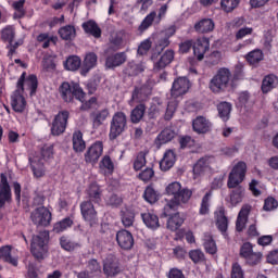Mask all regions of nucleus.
<instances>
[{
	"mask_svg": "<svg viewBox=\"0 0 278 278\" xmlns=\"http://www.w3.org/2000/svg\"><path fill=\"white\" fill-rule=\"evenodd\" d=\"M26 73H22L21 77L16 84V90L11 94V108L13 112L17 114H23L25 110H27V100L23 93L25 92V86L30 89V97L36 94V90H38V77L36 75H29L27 79Z\"/></svg>",
	"mask_w": 278,
	"mask_h": 278,
	"instance_id": "f257e3e1",
	"label": "nucleus"
},
{
	"mask_svg": "<svg viewBox=\"0 0 278 278\" xmlns=\"http://www.w3.org/2000/svg\"><path fill=\"white\" fill-rule=\"evenodd\" d=\"M165 194L173 197L164 207L163 215L170 216L168 210H178L180 205H186L192 199V191L188 188H182L179 181L170 182L165 188Z\"/></svg>",
	"mask_w": 278,
	"mask_h": 278,
	"instance_id": "f03ea898",
	"label": "nucleus"
},
{
	"mask_svg": "<svg viewBox=\"0 0 278 278\" xmlns=\"http://www.w3.org/2000/svg\"><path fill=\"white\" fill-rule=\"evenodd\" d=\"M247 177V163H237L228 176V188H235L230 194L231 205H238L242 202V194H244V188L240 186Z\"/></svg>",
	"mask_w": 278,
	"mask_h": 278,
	"instance_id": "7ed1b4c3",
	"label": "nucleus"
},
{
	"mask_svg": "<svg viewBox=\"0 0 278 278\" xmlns=\"http://www.w3.org/2000/svg\"><path fill=\"white\" fill-rule=\"evenodd\" d=\"M89 197L88 201L80 203V214L87 223L92 227L97 223V210H94L93 203H101V188L98 185H90L87 191Z\"/></svg>",
	"mask_w": 278,
	"mask_h": 278,
	"instance_id": "20e7f679",
	"label": "nucleus"
},
{
	"mask_svg": "<svg viewBox=\"0 0 278 278\" xmlns=\"http://www.w3.org/2000/svg\"><path fill=\"white\" fill-rule=\"evenodd\" d=\"M208 88L214 92V94H220V92L232 89L233 77L231 76V71L226 67L219 68L216 75L211 79Z\"/></svg>",
	"mask_w": 278,
	"mask_h": 278,
	"instance_id": "39448f33",
	"label": "nucleus"
},
{
	"mask_svg": "<svg viewBox=\"0 0 278 278\" xmlns=\"http://www.w3.org/2000/svg\"><path fill=\"white\" fill-rule=\"evenodd\" d=\"M167 13H168V2L162 4L159 8L157 12L156 11L150 12L139 25L138 31L140 34H144V31H147V29H149V27H151L153 23H156V25H160V23H162V21L166 18Z\"/></svg>",
	"mask_w": 278,
	"mask_h": 278,
	"instance_id": "423d86ee",
	"label": "nucleus"
},
{
	"mask_svg": "<svg viewBox=\"0 0 278 278\" xmlns=\"http://www.w3.org/2000/svg\"><path fill=\"white\" fill-rule=\"evenodd\" d=\"M49 231L43 230L39 235L34 236L30 243V252L37 260H42L48 251Z\"/></svg>",
	"mask_w": 278,
	"mask_h": 278,
	"instance_id": "0eeeda50",
	"label": "nucleus"
},
{
	"mask_svg": "<svg viewBox=\"0 0 278 278\" xmlns=\"http://www.w3.org/2000/svg\"><path fill=\"white\" fill-rule=\"evenodd\" d=\"M60 93L63 100L66 101V103H71L73 99H77L78 101H84V97H86V93L84 92V89L79 86L77 83H63L60 86Z\"/></svg>",
	"mask_w": 278,
	"mask_h": 278,
	"instance_id": "6e6552de",
	"label": "nucleus"
},
{
	"mask_svg": "<svg viewBox=\"0 0 278 278\" xmlns=\"http://www.w3.org/2000/svg\"><path fill=\"white\" fill-rule=\"evenodd\" d=\"M127 129V115L124 112H116L111 121L110 140H116Z\"/></svg>",
	"mask_w": 278,
	"mask_h": 278,
	"instance_id": "1a4fd4ad",
	"label": "nucleus"
},
{
	"mask_svg": "<svg viewBox=\"0 0 278 278\" xmlns=\"http://www.w3.org/2000/svg\"><path fill=\"white\" fill-rule=\"evenodd\" d=\"M70 116L68 111H61L55 115L51 126L52 136H62L66 131Z\"/></svg>",
	"mask_w": 278,
	"mask_h": 278,
	"instance_id": "9d476101",
	"label": "nucleus"
},
{
	"mask_svg": "<svg viewBox=\"0 0 278 278\" xmlns=\"http://www.w3.org/2000/svg\"><path fill=\"white\" fill-rule=\"evenodd\" d=\"M177 34V26L172 25L156 35L155 48L157 51H164L166 47L170 46V38Z\"/></svg>",
	"mask_w": 278,
	"mask_h": 278,
	"instance_id": "9b49d317",
	"label": "nucleus"
},
{
	"mask_svg": "<svg viewBox=\"0 0 278 278\" xmlns=\"http://www.w3.org/2000/svg\"><path fill=\"white\" fill-rule=\"evenodd\" d=\"M151 94V87L149 85H141L139 87H135L131 93V98L128 101V105L134 106L136 103L144 104L149 101V97Z\"/></svg>",
	"mask_w": 278,
	"mask_h": 278,
	"instance_id": "f8f14e48",
	"label": "nucleus"
},
{
	"mask_svg": "<svg viewBox=\"0 0 278 278\" xmlns=\"http://www.w3.org/2000/svg\"><path fill=\"white\" fill-rule=\"evenodd\" d=\"M30 218L37 227H49L51 225V211L45 206L37 207L33 211Z\"/></svg>",
	"mask_w": 278,
	"mask_h": 278,
	"instance_id": "ddd939ff",
	"label": "nucleus"
},
{
	"mask_svg": "<svg viewBox=\"0 0 278 278\" xmlns=\"http://www.w3.org/2000/svg\"><path fill=\"white\" fill-rule=\"evenodd\" d=\"M240 257H243V260H245L247 264H250V266H255L260 264L262 260V253L254 252L253 244L245 242L241 245Z\"/></svg>",
	"mask_w": 278,
	"mask_h": 278,
	"instance_id": "4468645a",
	"label": "nucleus"
},
{
	"mask_svg": "<svg viewBox=\"0 0 278 278\" xmlns=\"http://www.w3.org/2000/svg\"><path fill=\"white\" fill-rule=\"evenodd\" d=\"M151 60L154 64V71H162L168 66V64L173 63L175 60V50L167 49L157 60L156 54H152Z\"/></svg>",
	"mask_w": 278,
	"mask_h": 278,
	"instance_id": "2eb2a0df",
	"label": "nucleus"
},
{
	"mask_svg": "<svg viewBox=\"0 0 278 278\" xmlns=\"http://www.w3.org/2000/svg\"><path fill=\"white\" fill-rule=\"evenodd\" d=\"M190 90V80L186 77H179L174 80L170 94L174 99H179L184 97Z\"/></svg>",
	"mask_w": 278,
	"mask_h": 278,
	"instance_id": "dca6fc26",
	"label": "nucleus"
},
{
	"mask_svg": "<svg viewBox=\"0 0 278 278\" xmlns=\"http://www.w3.org/2000/svg\"><path fill=\"white\" fill-rule=\"evenodd\" d=\"M101 155H103V142L96 141L86 151L85 162L87 164H97L99 162V157H101Z\"/></svg>",
	"mask_w": 278,
	"mask_h": 278,
	"instance_id": "f3484780",
	"label": "nucleus"
},
{
	"mask_svg": "<svg viewBox=\"0 0 278 278\" xmlns=\"http://www.w3.org/2000/svg\"><path fill=\"white\" fill-rule=\"evenodd\" d=\"M103 273L106 277H116L121 274V265H118V258L109 254L103 262Z\"/></svg>",
	"mask_w": 278,
	"mask_h": 278,
	"instance_id": "a211bd4d",
	"label": "nucleus"
},
{
	"mask_svg": "<svg viewBox=\"0 0 278 278\" xmlns=\"http://www.w3.org/2000/svg\"><path fill=\"white\" fill-rule=\"evenodd\" d=\"M12 201V189H10V182H8V176L5 174L0 175V207H3L5 203Z\"/></svg>",
	"mask_w": 278,
	"mask_h": 278,
	"instance_id": "6ab92c4d",
	"label": "nucleus"
},
{
	"mask_svg": "<svg viewBox=\"0 0 278 278\" xmlns=\"http://www.w3.org/2000/svg\"><path fill=\"white\" fill-rule=\"evenodd\" d=\"M210 51V39L206 37H199L193 43V55L201 61L205 58V53Z\"/></svg>",
	"mask_w": 278,
	"mask_h": 278,
	"instance_id": "aec40b11",
	"label": "nucleus"
},
{
	"mask_svg": "<svg viewBox=\"0 0 278 278\" xmlns=\"http://www.w3.org/2000/svg\"><path fill=\"white\" fill-rule=\"evenodd\" d=\"M116 241L124 251H129L134 248V235L125 229L117 231Z\"/></svg>",
	"mask_w": 278,
	"mask_h": 278,
	"instance_id": "412c9836",
	"label": "nucleus"
},
{
	"mask_svg": "<svg viewBox=\"0 0 278 278\" xmlns=\"http://www.w3.org/2000/svg\"><path fill=\"white\" fill-rule=\"evenodd\" d=\"M214 216H215L217 229L222 233H227V229L229 227V219L227 218V212L225 211V207L223 206L218 207L215 211Z\"/></svg>",
	"mask_w": 278,
	"mask_h": 278,
	"instance_id": "4be33fe9",
	"label": "nucleus"
},
{
	"mask_svg": "<svg viewBox=\"0 0 278 278\" xmlns=\"http://www.w3.org/2000/svg\"><path fill=\"white\" fill-rule=\"evenodd\" d=\"M192 129L195 134H208L212 131V122L203 116H198L192 122Z\"/></svg>",
	"mask_w": 278,
	"mask_h": 278,
	"instance_id": "5701e85b",
	"label": "nucleus"
},
{
	"mask_svg": "<svg viewBox=\"0 0 278 278\" xmlns=\"http://www.w3.org/2000/svg\"><path fill=\"white\" fill-rule=\"evenodd\" d=\"M0 260L11 264L12 266H18V256L14 253V250L10 245L0 248Z\"/></svg>",
	"mask_w": 278,
	"mask_h": 278,
	"instance_id": "b1692460",
	"label": "nucleus"
},
{
	"mask_svg": "<svg viewBox=\"0 0 278 278\" xmlns=\"http://www.w3.org/2000/svg\"><path fill=\"white\" fill-rule=\"evenodd\" d=\"M28 162L30 164V168H31L34 175L37 178L45 176V170L40 169V167L42 166V159L40 156H38L37 153H29Z\"/></svg>",
	"mask_w": 278,
	"mask_h": 278,
	"instance_id": "393cba45",
	"label": "nucleus"
},
{
	"mask_svg": "<svg viewBox=\"0 0 278 278\" xmlns=\"http://www.w3.org/2000/svg\"><path fill=\"white\" fill-rule=\"evenodd\" d=\"M125 62H127V54L125 52H117L106 58L105 66L106 68H116V66H122Z\"/></svg>",
	"mask_w": 278,
	"mask_h": 278,
	"instance_id": "a878e982",
	"label": "nucleus"
},
{
	"mask_svg": "<svg viewBox=\"0 0 278 278\" xmlns=\"http://www.w3.org/2000/svg\"><path fill=\"white\" fill-rule=\"evenodd\" d=\"M202 244L204 247V251L210 255H216V253H218V247L216 245V241L212 233L204 232L202 237Z\"/></svg>",
	"mask_w": 278,
	"mask_h": 278,
	"instance_id": "bb28decb",
	"label": "nucleus"
},
{
	"mask_svg": "<svg viewBox=\"0 0 278 278\" xmlns=\"http://www.w3.org/2000/svg\"><path fill=\"white\" fill-rule=\"evenodd\" d=\"M99 172L104 177H110V175L114 174V161L110 155H104L99 163Z\"/></svg>",
	"mask_w": 278,
	"mask_h": 278,
	"instance_id": "cd10ccee",
	"label": "nucleus"
},
{
	"mask_svg": "<svg viewBox=\"0 0 278 278\" xmlns=\"http://www.w3.org/2000/svg\"><path fill=\"white\" fill-rule=\"evenodd\" d=\"M72 142L75 153H84L86 151V141L84 140V132L81 130L73 132Z\"/></svg>",
	"mask_w": 278,
	"mask_h": 278,
	"instance_id": "c85d7f7f",
	"label": "nucleus"
},
{
	"mask_svg": "<svg viewBox=\"0 0 278 278\" xmlns=\"http://www.w3.org/2000/svg\"><path fill=\"white\" fill-rule=\"evenodd\" d=\"M81 27H83L85 34H89L93 38H101L102 30L96 21L89 20L87 22H84Z\"/></svg>",
	"mask_w": 278,
	"mask_h": 278,
	"instance_id": "c756f323",
	"label": "nucleus"
},
{
	"mask_svg": "<svg viewBox=\"0 0 278 278\" xmlns=\"http://www.w3.org/2000/svg\"><path fill=\"white\" fill-rule=\"evenodd\" d=\"M141 218L148 229H152L153 231H155V229H160V217H157L155 213H143L141 214Z\"/></svg>",
	"mask_w": 278,
	"mask_h": 278,
	"instance_id": "7c9ffc66",
	"label": "nucleus"
},
{
	"mask_svg": "<svg viewBox=\"0 0 278 278\" xmlns=\"http://www.w3.org/2000/svg\"><path fill=\"white\" fill-rule=\"evenodd\" d=\"M176 156L175 152L173 150H167L160 162V168L161 170H170L173 166H175Z\"/></svg>",
	"mask_w": 278,
	"mask_h": 278,
	"instance_id": "2f4dec72",
	"label": "nucleus"
},
{
	"mask_svg": "<svg viewBox=\"0 0 278 278\" xmlns=\"http://www.w3.org/2000/svg\"><path fill=\"white\" fill-rule=\"evenodd\" d=\"M214 27L215 24L212 18L201 20L194 25V29L198 34H210V31H214Z\"/></svg>",
	"mask_w": 278,
	"mask_h": 278,
	"instance_id": "473e14b6",
	"label": "nucleus"
},
{
	"mask_svg": "<svg viewBox=\"0 0 278 278\" xmlns=\"http://www.w3.org/2000/svg\"><path fill=\"white\" fill-rule=\"evenodd\" d=\"M250 212H251L250 205L242 206L241 211L239 212L237 223H236L237 231H242V229H244V226L247 225V220L249 218Z\"/></svg>",
	"mask_w": 278,
	"mask_h": 278,
	"instance_id": "72a5a7b5",
	"label": "nucleus"
},
{
	"mask_svg": "<svg viewBox=\"0 0 278 278\" xmlns=\"http://www.w3.org/2000/svg\"><path fill=\"white\" fill-rule=\"evenodd\" d=\"M210 164H212L210 157L200 159L193 166V175L200 176L207 173V170H211Z\"/></svg>",
	"mask_w": 278,
	"mask_h": 278,
	"instance_id": "f704fd0d",
	"label": "nucleus"
},
{
	"mask_svg": "<svg viewBox=\"0 0 278 278\" xmlns=\"http://www.w3.org/2000/svg\"><path fill=\"white\" fill-rule=\"evenodd\" d=\"M277 84H278V78L276 75H267L264 77L263 81H262V92H264V94H267V92H270V90H273L274 88H277Z\"/></svg>",
	"mask_w": 278,
	"mask_h": 278,
	"instance_id": "c9c22d12",
	"label": "nucleus"
},
{
	"mask_svg": "<svg viewBox=\"0 0 278 278\" xmlns=\"http://www.w3.org/2000/svg\"><path fill=\"white\" fill-rule=\"evenodd\" d=\"M90 116L92 118L93 127H101V125L108 121V116H110V110L103 109L96 113H91Z\"/></svg>",
	"mask_w": 278,
	"mask_h": 278,
	"instance_id": "e433bc0d",
	"label": "nucleus"
},
{
	"mask_svg": "<svg viewBox=\"0 0 278 278\" xmlns=\"http://www.w3.org/2000/svg\"><path fill=\"white\" fill-rule=\"evenodd\" d=\"M173 138H175V130L170 128H166L157 135L155 139V144H157L159 147H162V144H166L170 142Z\"/></svg>",
	"mask_w": 278,
	"mask_h": 278,
	"instance_id": "4c0bfd02",
	"label": "nucleus"
},
{
	"mask_svg": "<svg viewBox=\"0 0 278 278\" xmlns=\"http://www.w3.org/2000/svg\"><path fill=\"white\" fill-rule=\"evenodd\" d=\"M181 225H184V217H181L179 213L169 215L166 224V227L169 229V231H177Z\"/></svg>",
	"mask_w": 278,
	"mask_h": 278,
	"instance_id": "58836bf2",
	"label": "nucleus"
},
{
	"mask_svg": "<svg viewBox=\"0 0 278 278\" xmlns=\"http://www.w3.org/2000/svg\"><path fill=\"white\" fill-rule=\"evenodd\" d=\"M211 205H212V191H207L201 200L199 214L201 216H207V214H210Z\"/></svg>",
	"mask_w": 278,
	"mask_h": 278,
	"instance_id": "ea45409f",
	"label": "nucleus"
},
{
	"mask_svg": "<svg viewBox=\"0 0 278 278\" xmlns=\"http://www.w3.org/2000/svg\"><path fill=\"white\" fill-rule=\"evenodd\" d=\"M59 35L61 36L62 40H74L77 36V30L73 25H66L59 29Z\"/></svg>",
	"mask_w": 278,
	"mask_h": 278,
	"instance_id": "a19ab883",
	"label": "nucleus"
},
{
	"mask_svg": "<svg viewBox=\"0 0 278 278\" xmlns=\"http://www.w3.org/2000/svg\"><path fill=\"white\" fill-rule=\"evenodd\" d=\"M144 112H147V105L139 104L137 105L130 113V121L131 123H140L142 118L144 117Z\"/></svg>",
	"mask_w": 278,
	"mask_h": 278,
	"instance_id": "79ce46f5",
	"label": "nucleus"
},
{
	"mask_svg": "<svg viewBox=\"0 0 278 278\" xmlns=\"http://www.w3.org/2000/svg\"><path fill=\"white\" fill-rule=\"evenodd\" d=\"M97 60L98 58L94 52L87 53L83 62V71L88 73L91 68H94L97 66Z\"/></svg>",
	"mask_w": 278,
	"mask_h": 278,
	"instance_id": "37998d69",
	"label": "nucleus"
},
{
	"mask_svg": "<svg viewBox=\"0 0 278 278\" xmlns=\"http://www.w3.org/2000/svg\"><path fill=\"white\" fill-rule=\"evenodd\" d=\"M245 60L251 66H255V64H260L264 60V52L260 49L253 50L245 55Z\"/></svg>",
	"mask_w": 278,
	"mask_h": 278,
	"instance_id": "c03bdc74",
	"label": "nucleus"
},
{
	"mask_svg": "<svg viewBox=\"0 0 278 278\" xmlns=\"http://www.w3.org/2000/svg\"><path fill=\"white\" fill-rule=\"evenodd\" d=\"M144 72V67L142 64H137L136 62H129L125 68L126 75L129 77H136V75H140V73Z\"/></svg>",
	"mask_w": 278,
	"mask_h": 278,
	"instance_id": "a18cd8bd",
	"label": "nucleus"
},
{
	"mask_svg": "<svg viewBox=\"0 0 278 278\" xmlns=\"http://www.w3.org/2000/svg\"><path fill=\"white\" fill-rule=\"evenodd\" d=\"M64 66L66 71H78L79 66H81V59L77 55H72L64 62Z\"/></svg>",
	"mask_w": 278,
	"mask_h": 278,
	"instance_id": "49530a36",
	"label": "nucleus"
},
{
	"mask_svg": "<svg viewBox=\"0 0 278 278\" xmlns=\"http://www.w3.org/2000/svg\"><path fill=\"white\" fill-rule=\"evenodd\" d=\"M71 227H73V219H71V217H66L54 224L53 231L55 233H62V231H66V229Z\"/></svg>",
	"mask_w": 278,
	"mask_h": 278,
	"instance_id": "de8ad7c7",
	"label": "nucleus"
},
{
	"mask_svg": "<svg viewBox=\"0 0 278 278\" xmlns=\"http://www.w3.org/2000/svg\"><path fill=\"white\" fill-rule=\"evenodd\" d=\"M217 110L219 117L227 122L229 114H231V104L229 102H222L217 105Z\"/></svg>",
	"mask_w": 278,
	"mask_h": 278,
	"instance_id": "09e8293b",
	"label": "nucleus"
},
{
	"mask_svg": "<svg viewBox=\"0 0 278 278\" xmlns=\"http://www.w3.org/2000/svg\"><path fill=\"white\" fill-rule=\"evenodd\" d=\"M143 199L148 203H156L160 200V193L153 187H147L143 193Z\"/></svg>",
	"mask_w": 278,
	"mask_h": 278,
	"instance_id": "8fccbe9b",
	"label": "nucleus"
},
{
	"mask_svg": "<svg viewBox=\"0 0 278 278\" xmlns=\"http://www.w3.org/2000/svg\"><path fill=\"white\" fill-rule=\"evenodd\" d=\"M240 5V0H222L220 1V8L223 11H225L227 14L229 12H233L236 8Z\"/></svg>",
	"mask_w": 278,
	"mask_h": 278,
	"instance_id": "3c124183",
	"label": "nucleus"
},
{
	"mask_svg": "<svg viewBox=\"0 0 278 278\" xmlns=\"http://www.w3.org/2000/svg\"><path fill=\"white\" fill-rule=\"evenodd\" d=\"M14 36H16V33L14 31V27L7 26L5 28L2 29L1 39L4 42H9V45H12V42H14Z\"/></svg>",
	"mask_w": 278,
	"mask_h": 278,
	"instance_id": "603ef678",
	"label": "nucleus"
},
{
	"mask_svg": "<svg viewBox=\"0 0 278 278\" xmlns=\"http://www.w3.org/2000/svg\"><path fill=\"white\" fill-rule=\"evenodd\" d=\"M136 220V215L131 211H125L122 213V223L124 227H131Z\"/></svg>",
	"mask_w": 278,
	"mask_h": 278,
	"instance_id": "864d4df0",
	"label": "nucleus"
},
{
	"mask_svg": "<svg viewBox=\"0 0 278 278\" xmlns=\"http://www.w3.org/2000/svg\"><path fill=\"white\" fill-rule=\"evenodd\" d=\"M189 257L193 264H201V262H205V253L201 250H191L189 252Z\"/></svg>",
	"mask_w": 278,
	"mask_h": 278,
	"instance_id": "5fc2aeb1",
	"label": "nucleus"
},
{
	"mask_svg": "<svg viewBox=\"0 0 278 278\" xmlns=\"http://www.w3.org/2000/svg\"><path fill=\"white\" fill-rule=\"evenodd\" d=\"M80 111L88 112V110H94L99 105L97 97H91L89 100L85 101L81 100Z\"/></svg>",
	"mask_w": 278,
	"mask_h": 278,
	"instance_id": "6e6d98bb",
	"label": "nucleus"
},
{
	"mask_svg": "<svg viewBox=\"0 0 278 278\" xmlns=\"http://www.w3.org/2000/svg\"><path fill=\"white\" fill-rule=\"evenodd\" d=\"M240 79H244V65H242V63H239L235 66L232 86L236 84V81H240Z\"/></svg>",
	"mask_w": 278,
	"mask_h": 278,
	"instance_id": "4d7b16f0",
	"label": "nucleus"
},
{
	"mask_svg": "<svg viewBox=\"0 0 278 278\" xmlns=\"http://www.w3.org/2000/svg\"><path fill=\"white\" fill-rule=\"evenodd\" d=\"M30 153H36L41 159V162H42V160H49L53 157V146H43L40 154L38 152H30Z\"/></svg>",
	"mask_w": 278,
	"mask_h": 278,
	"instance_id": "13d9d810",
	"label": "nucleus"
},
{
	"mask_svg": "<svg viewBox=\"0 0 278 278\" xmlns=\"http://www.w3.org/2000/svg\"><path fill=\"white\" fill-rule=\"evenodd\" d=\"M147 164V157L144 156V153L140 152L135 162H134V169L135 170H142L143 166Z\"/></svg>",
	"mask_w": 278,
	"mask_h": 278,
	"instance_id": "bf43d9fd",
	"label": "nucleus"
},
{
	"mask_svg": "<svg viewBox=\"0 0 278 278\" xmlns=\"http://www.w3.org/2000/svg\"><path fill=\"white\" fill-rule=\"evenodd\" d=\"M154 176L155 172L153 170V168L148 167L139 174V179L147 184L148 181H151V179H153Z\"/></svg>",
	"mask_w": 278,
	"mask_h": 278,
	"instance_id": "052dcab7",
	"label": "nucleus"
},
{
	"mask_svg": "<svg viewBox=\"0 0 278 278\" xmlns=\"http://www.w3.org/2000/svg\"><path fill=\"white\" fill-rule=\"evenodd\" d=\"M37 41L43 42L42 49H49L51 42H53V37H49V34L42 33V34L38 35Z\"/></svg>",
	"mask_w": 278,
	"mask_h": 278,
	"instance_id": "680f3d73",
	"label": "nucleus"
},
{
	"mask_svg": "<svg viewBox=\"0 0 278 278\" xmlns=\"http://www.w3.org/2000/svg\"><path fill=\"white\" fill-rule=\"evenodd\" d=\"M177 110V101H169L165 112V121H170Z\"/></svg>",
	"mask_w": 278,
	"mask_h": 278,
	"instance_id": "e2e57ef3",
	"label": "nucleus"
},
{
	"mask_svg": "<svg viewBox=\"0 0 278 278\" xmlns=\"http://www.w3.org/2000/svg\"><path fill=\"white\" fill-rule=\"evenodd\" d=\"M231 278H244V271L240 264L235 263L231 267Z\"/></svg>",
	"mask_w": 278,
	"mask_h": 278,
	"instance_id": "0e129e2a",
	"label": "nucleus"
},
{
	"mask_svg": "<svg viewBox=\"0 0 278 278\" xmlns=\"http://www.w3.org/2000/svg\"><path fill=\"white\" fill-rule=\"evenodd\" d=\"M278 206V202L275 200V198H267L265 200L263 210H265V212H271V210H277Z\"/></svg>",
	"mask_w": 278,
	"mask_h": 278,
	"instance_id": "69168bd1",
	"label": "nucleus"
},
{
	"mask_svg": "<svg viewBox=\"0 0 278 278\" xmlns=\"http://www.w3.org/2000/svg\"><path fill=\"white\" fill-rule=\"evenodd\" d=\"M151 49V41L150 40H144L143 42L140 43L137 53L139 55H147L149 53V50Z\"/></svg>",
	"mask_w": 278,
	"mask_h": 278,
	"instance_id": "338daca9",
	"label": "nucleus"
},
{
	"mask_svg": "<svg viewBox=\"0 0 278 278\" xmlns=\"http://www.w3.org/2000/svg\"><path fill=\"white\" fill-rule=\"evenodd\" d=\"M60 244L64 251H74L75 250V243H73L71 240L66 239L65 237H62L60 239Z\"/></svg>",
	"mask_w": 278,
	"mask_h": 278,
	"instance_id": "774afa93",
	"label": "nucleus"
}]
</instances>
